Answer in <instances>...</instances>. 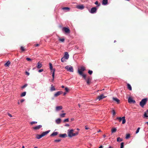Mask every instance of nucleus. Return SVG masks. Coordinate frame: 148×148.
Returning <instances> with one entry per match:
<instances>
[{
    "mask_svg": "<svg viewBox=\"0 0 148 148\" xmlns=\"http://www.w3.org/2000/svg\"><path fill=\"white\" fill-rule=\"evenodd\" d=\"M39 46V44H37L35 45L36 47H38Z\"/></svg>",
    "mask_w": 148,
    "mask_h": 148,
    "instance_id": "nucleus-51",
    "label": "nucleus"
},
{
    "mask_svg": "<svg viewBox=\"0 0 148 148\" xmlns=\"http://www.w3.org/2000/svg\"><path fill=\"white\" fill-rule=\"evenodd\" d=\"M26 59L28 61H31L32 60L31 58H27Z\"/></svg>",
    "mask_w": 148,
    "mask_h": 148,
    "instance_id": "nucleus-44",
    "label": "nucleus"
},
{
    "mask_svg": "<svg viewBox=\"0 0 148 148\" xmlns=\"http://www.w3.org/2000/svg\"><path fill=\"white\" fill-rule=\"evenodd\" d=\"M24 101H25L24 99H22L20 101L21 103H22L23 102H24Z\"/></svg>",
    "mask_w": 148,
    "mask_h": 148,
    "instance_id": "nucleus-48",
    "label": "nucleus"
},
{
    "mask_svg": "<svg viewBox=\"0 0 148 148\" xmlns=\"http://www.w3.org/2000/svg\"><path fill=\"white\" fill-rule=\"evenodd\" d=\"M97 9V8L96 7H93L91 9L90 12L91 13H94L96 12Z\"/></svg>",
    "mask_w": 148,
    "mask_h": 148,
    "instance_id": "nucleus-10",
    "label": "nucleus"
},
{
    "mask_svg": "<svg viewBox=\"0 0 148 148\" xmlns=\"http://www.w3.org/2000/svg\"><path fill=\"white\" fill-rule=\"evenodd\" d=\"M10 63V62L9 61H8L4 65L6 66H9Z\"/></svg>",
    "mask_w": 148,
    "mask_h": 148,
    "instance_id": "nucleus-27",
    "label": "nucleus"
},
{
    "mask_svg": "<svg viewBox=\"0 0 148 148\" xmlns=\"http://www.w3.org/2000/svg\"><path fill=\"white\" fill-rule=\"evenodd\" d=\"M88 73L89 74L91 75L92 73V71L91 70H89Z\"/></svg>",
    "mask_w": 148,
    "mask_h": 148,
    "instance_id": "nucleus-40",
    "label": "nucleus"
},
{
    "mask_svg": "<svg viewBox=\"0 0 148 148\" xmlns=\"http://www.w3.org/2000/svg\"><path fill=\"white\" fill-rule=\"evenodd\" d=\"M108 2V0H103L102 2V4L103 5H106Z\"/></svg>",
    "mask_w": 148,
    "mask_h": 148,
    "instance_id": "nucleus-21",
    "label": "nucleus"
},
{
    "mask_svg": "<svg viewBox=\"0 0 148 148\" xmlns=\"http://www.w3.org/2000/svg\"><path fill=\"white\" fill-rule=\"evenodd\" d=\"M65 69L68 71L71 72L73 71V67L70 65L67 66L65 67Z\"/></svg>",
    "mask_w": 148,
    "mask_h": 148,
    "instance_id": "nucleus-6",
    "label": "nucleus"
},
{
    "mask_svg": "<svg viewBox=\"0 0 148 148\" xmlns=\"http://www.w3.org/2000/svg\"><path fill=\"white\" fill-rule=\"evenodd\" d=\"M49 65L50 69L52 71H53V73H52V77H53V80L54 79V75H55V73H54V72H55V69H53L52 66V64L51 63H49Z\"/></svg>",
    "mask_w": 148,
    "mask_h": 148,
    "instance_id": "nucleus-7",
    "label": "nucleus"
},
{
    "mask_svg": "<svg viewBox=\"0 0 148 148\" xmlns=\"http://www.w3.org/2000/svg\"><path fill=\"white\" fill-rule=\"evenodd\" d=\"M85 80H86L87 84L89 85L91 80V78L89 76L87 77V79L86 78Z\"/></svg>",
    "mask_w": 148,
    "mask_h": 148,
    "instance_id": "nucleus-9",
    "label": "nucleus"
},
{
    "mask_svg": "<svg viewBox=\"0 0 148 148\" xmlns=\"http://www.w3.org/2000/svg\"><path fill=\"white\" fill-rule=\"evenodd\" d=\"M108 148H113L112 147H111V146H110Z\"/></svg>",
    "mask_w": 148,
    "mask_h": 148,
    "instance_id": "nucleus-58",
    "label": "nucleus"
},
{
    "mask_svg": "<svg viewBox=\"0 0 148 148\" xmlns=\"http://www.w3.org/2000/svg\"><path fill=\"white\" fill-rule=\"evenodd\" d=\"M106 135H104L103 136V138H105L106 137Z\"/></svg>",
    "mask_w": 148,
    "mask_h": 148,
    "instance_id": "nucleus-59",
    "label": "nucleus"
},
{
    "mask_svg": "<svg viewBox=\"0 0 148 148\" xmlns=\"http://www.w3.org/2000/svg\"><path fill=\"white\" fill-rule=\"evenodd\" d=\"M62 30L63 31H64L66 34H69L70 32V29L68 27H63L62 28Z\"/></svg>",
    "mask_w": 148,
    "mask_h": 148,
    "instance_id": "nucleus-8",
    "label": "nucleus"
},
{
    "mask_svg": "<svg viewBox=\"0 0 148 148\" xmlns=\"http://www.w3.org/2000/svg\"><path fill=\"white\" fill-rule=\"evenodd\" d=\"M85 70V68L84 66H82L80 69H79L78 70V73L79 75L82 76L85 79H86V75L83 73V71Z\"/></svg>",
    "mask_w": 148,
    "mask_h": 148,
    "instance_id": "nucleus-1",
    "label": "nucleus"
},
{
    "mask_svg": "<svg viewBox=\"0 0 148 148\" xmlns=\"http://www.w3.org/2000/svg\"><path fill=\"white\" fill-rule=\"evenodd\" d=\"M127 88H128V89L130 90H132V87H131V86L130 85V84H127Z\"/></svg>",
    "mask_w": 148,
    "mask_h": 148,
    "instance_id": "nucleus-25",
    "label": "nucleus"
},
{
    "mask_svg": "<svg viewBox=\"0 0 148 148\" xmlns=\"http://www.w3.org/2000/svg\"><path fill=\"white\" fill-rule=\"evenodd\" d=\"M144 116L145 117H148V116L147 115V114L146 112H145L144 114Z\"/></svg>",
    "mask_w": 148,
    "mask_h": 148,
    "instance_id": "nucleus-46",
    "label": "nucleus"
},
{
    "mask_svg": "<svg viewBox=\"0 0 148 148\" xmlns=\"http://www.w3.org/2000/svg\"><path fill=\"white\" fill-rule=\"evenodd\" d=\"M113 99L117 102L118 104H119L120 103V100L116 98L113 97Z\"/></svg>",
    "mask_w": 148,
    "mask_h": 148,
    "instance_id": "nucleus-20",
    "label": "nucleus"
},
{
    "mask_svg": "<svg viewBox=\"0 0 148 148\" xmlns=\"http://www.w3.org/2000/svg\"><path fill=\"white\" fill-rule=\"evenodd\" d=\"M34 148H38L37 147H34Z\"/></svg>",
    "mask_w": 148,
    "mask_h": 148,
    "instance_id": "nucleus-64",
    "label": "nucleus"
},
{
    "mask_svg": "<svg viewBox=\"0 0 148 148\" xmlns=\"http://www.w3.org/2000/svg\"><path fill=\"white\" fill-rule=\"evenodd\" d=\"M43 136V135H42V134L40 135H37L36 136V138L37 139H39Z\"/></svg>",
    "mask_w": 148,
    "mask_h": 148,
    "instance_id": "nucleus-23",
    "label": "nucleus"
},
{
    "mask_svg": "<svg viewBox=\"0 0 148 148\" xmlns=\"http://www.w3.org/2000/svg\"><path fill=\"white\" fill-rule=\"evenodd\" d=\"M66 94V92H64L63 93V95H65Z\"/></svg>",
    "mask_w": 148,
    "mask_h": 148,
    "instance_id": "nucleus-55",
    "label": "nucleus"
},
{
    "mask_svg": "<svg viewBox=\"0 0 148 148\" xmlns=\"http://www.w3.org/2000/svg\"><path fill=\"white\" fill-rule=\"evenodd\" d=\"M116 131V128H113L112 130V133L115 132Z\"/></svg>",
    "mask_w": 148,
    "mask_h": 148,
    "instance_id": "nucleus-31",
    "label": "nucleus"
},
{
    "mask_svg": "<svg viewBox=\"0 0 148 148\" xmlns=\"http://www.w3.org/2000/svg\"><path fill=\"white\" fill-rule=\"evenodd\" d=\"M58 132H56V135L58 134Z\"/></svg>",
    "mask_w": 148,
    "mask_h": 148,
    "instance_id": "nucleus-61",
    "label": "nucleus"
},
{
    "mask_svg": "<svg viewBox=\"0 0 148 148\" xmlns=\"http://www.w3.org/2000/svg\"><path fill=\"white\" fill-rule=\"evenodd\" d=\"M56 90V89L55 88L54 86H53V85H51V86L50 89V90L51 91H54Z\"/></svg>",
    "mask_w": 148,
    "mask_h": 148,
    "instance_id": "nucleus-22",
    "label": "nucleus"
},
{
    "mask_svg": "<svg viewBox=\"0 0 148 148\" xmlns=\"http://www.w3.org/2000/svg\"><path fill=\"white\" fill-rule=\"evenodd\" d=\"M21 49L22 51H25L24 47L22 46L21 47Z\"/></svg>",
    "mask_w": 148,
    "mask_h": 148,
    "instance_id": "nucleus-41",
    "label": "nucleus"
},
{
    "mask_svg": "<svg viewBox=\"0 0 148 148\" xmlns=\"http://www.w3.org/2000/svg\"><path fill=\"white\" fill-rule=\"evenodd\" d=\"M95 4L96 5H97V7H98V6H99L100 5V4L99 3V4H98V1H96L95 2Z\"/></svg>",
    "mask_w": 148,
    "mask_h": 148,
    "instance_id": "nucleus-34",
    "label": "nucleus"
},
{
    "mask_svg": "<svg viewBox=\"0 0 148 148\" xmlns=\"http://www.w3.org/2000/svg\"><path fill=\"white\" fill-rule=\"evenodd\" d=\"M42 127V125H39L36 126L33 128L34 130H36L39 129L41 127Z\"/></svg>",
    "mask_w": 148,
    "mask_h": 148,
    "instance_id": "nucleus-13",
    "label": "nucleus"
},
{
    "mask_svg": "<svg viewBox=\"0 0 148 148\" xmlns=\"http://www.w3.org/2000/svg\"><path fill=\"white\" fill-rule=\"evenodd\" d=\"M69 121V119L68 118L66 119L63 121L64 122H68Z\"/></svg>",
    "mask_w": 148,
    "mask_h": 148,
    "instance_id": "nucleus-38",
    "label": "nucleus"
},
{
    "mask_svg": "<svg viewBox=\"0 0 148 148\" xmlns=\"http://www.w3.org/2000/svg\"><path fill=\"white\" fill-rule=\"evenodd\" d=\"M140 129V127H138L137 129V130H136V134H137V133H138L139 132Z\"/></svg>",
    "mask_w": 148,
    "mask_h": 148,
    "instance_id": "nucleus-42",
    "label": "nucleus"
},
{
    "mask_svg": "<svg viewBox=\"0 0 148 148\" xmlns=\"http://www.w3.org/2000/svg\"><path fill=\"white\" fill-rule=\"evenodd\" d=\"M106 96H104L103 94H101L100 95L98 96L97 99H98L99 101L100 100H101L105 98Z\"/></svg>",
    "mask_w": 148,
    "mask_h": 148,
    "instance_id": "nucleus-12",
    "label": "nucleus"
},
{
    "mask_svg": "<svg viewBox=\"0 0 148 148\" xmlns=\"http://www.w3.org/2000/svg\"><path fill=\"white\" fill-rule=\"evenodd\" d=\"M62 9L63 10H67V11H69V10H70L69 8V7H64V8H62Z\"/></svg>",
    "mask_w": 148,
    "mask_h": 148,
    "instance_id": "nucleus-28",
    "label": "nucleus"
},
{
    "mask_svg": "<svg viewBox=\"0 0 148 148\" xmlns=\"http://www.w3.org/2000/svg\"><path fill=\"white\" fill-rule=\"evenodd\" d=\"M25 73H26V74H27V75H29V73L27 71Z\"/></svg>",
    "mask_w": 148,
    "mask_h": 148,
    "instance_id": "nucleus-49",
    "label": "nucleus"
},
{
    "mask_svg": "<svg viewBox=\"0 0 148 148\" xmlns=\"http://www.w3.org/2000/svg\"><path fill=\"white\" fill-rule=\"evenodd\" d=\"M147 99V98L143 99L140 102V105L142 108H143L144 105L146 104Z\"/></svg>",
    "mask_w": 148,
    "mask_h": 148,
    "instance_id": "nucleus-3",
    "label": "nucleus"
},
{
    "mask_svg": "<svg viewBox=\"0 0 148 148\" xmlns=\"http://www.w3.org/2000/svg\"><path fill=\"white\" fill-rule=\"evenodd\" d=\"M26 92H23L21 93V96L22 97L25 96L26 95Z\"/></svg>",
    "mask_w": 148,
    "mask_h": 148,
    "instance_id": "nucleus-30",
    "label": "nucleus"
},
{
    "mask_svg": "<svg viewBox=\"0 0 148 148\" xmlns=\"http://www.w3.org/2000/svg\"><path fill=\"white\" fill-rule=\"evenodd\" d=\"M62 109V106H56V111H58Z\"/></svg>",
    "mask_w": 148,
    "mask_h": 148,
    "instance_id": "nucleus-14",
    "label": "nucleus"
},
{
    "mask_svg": "<svg viewBox=\"0 0 148 148\" xmlns=\"http://www.w3.org/2000/svg\"><path fill=\"white\" fill-rule=\"evenodd\" d=\"M42 66V64L41 63H40V62L38 63L37 64V68L38 69L40 68Z\"/></svg>",
    "mask_w": 148,
    "mask_h": 148,
    "instance_id": "nucleus-18",
    "label": "nucleus"
},
{
    "mask_svg": "<svg viewBox=\"0 0 148 148\" xmlns=\"http://www.w3.org/2000/svg\"><path fill=\"white\" fill-rule=\"evenodd\" d=\"M56 136V132L54 131L53 133L50 136Z\"/></svg>",
    "mask_w": 148,
    "mask_h": 148,
    "instance_id": "nucleus-36",
    "label": "nucleus"
},
{
    "mask_svg": "<svg viewBox=\"0 0 148 148\" xmlns=\"http://www.w3.org/2000/svg\"><path fill=\"white\" fill-rule=\"evenodd\" d=\"M50 130H48L46 131L45 132H43L42 133V135H43V136H45V135H46L47 134L50 132Z\"/></svg>",
    "mask_w": 148,
    "mask_h": 148,
    "instance_id": "nucleus-17",
    "label": "nucleus"
},
{
    "mask_svg": "<svg viewBox=\"0 0 148 148\" xmlns=\"http://www.w3.org/2000/svg\"><path fill=\"white\" fill-rule=\"evenodd\" d=\"M37 123V122L36 121H33L31 122V124H36Z\"/></svg>",
    "mask_w": 148,
    "mask_h": 148,
    "instance_id": "nucleus-43",
    "label": "nucleus"
},
{
    "mask_svg": "<svg viewBox=\"0 0 148 148\" xmlns=\"http://www.w3.org/2000/svg\"><path fill=\"white\" fill-rule=\"evenodd\" d=\"M22 148H25V147L24 146H23L22 147Z\"/></svg>",
    "mask_w": 148,
    "mask_h": 148,
    "instance_id": "nucleus-63",
    "label": "nucleus"
},
{
    "mask_svg": "<svg viewBox=\"0 0 148 148\" xmlns=\"http://www.w3.org/2000/svg\"><path fill=\"white\" fill-rule=\"evenodd\" d=\"M58 40H59L62 42H64L65 40V39L64 37L63 38H61L60 37H58Z\"/></svg>",
    "mask_w": 148,
    "mask_h": 148,
    "instance_id": "nucleus-19",
    "label": "nucleus"
},
{
    "mask_svg": "<svg viewBox=\"0 0 148 148\" xmlns=\"http://www.w3.org/2000/svg\"><path fill=\"white\" fill-rule=\"evenodd\" d=\"M124 147V143L122 142L121 144V148H123Z\"/></svg>",
    "mask_w": 148,
    "mask_h": 148,
    "instance_id": "nucleus-37",
    "label": "nucleus"
},
{
    "mask_svg": "<svg viewBox=\"0 0 148 148\" xmlns=\"http://www.w3.org/2000/svg\"><path fill=\"white\" fill-rule=\"evenodd\" d=\"M128 102L129 103H133V104L136 103V101L135 100H133L131 97H129L128 99Z\"/></svg>",
    "mask_w": 148,
    "mask_h": 148,
    "instance_id": "nucleus-11",
    "label": "nucleus"
},
{
    "mask_svg": "<svg viewBox=\"0 0 148 148\" xmlns=\"http://www.w3.org/2000/svg\"><path fill=\"white\" fill-rule=\"evenodd\" d=\"M76 8L78 9L82 10L84 8V7L83 5H77Z\"/></svg>",
    "mask_w": 148,
    "mask_h": 148,
    "instance_id": "nucleus-16",
    "label": "nucleus"
},
{
    "mask_svg": "<svg viewBox=\"0 0 148 148\" xmlns=\"http://www.w3.org/2000/svg\"><path fill=\"white\" fill-rule=\"evenodd\" d=\"M130 136V135L129 134H126V136L125 137V138L126 139L129 138Z\"/></svg>",
    "mask_w": 148,
    "mask_h": 148,
    "instance_id": "nucleus-33",
    "label": "nucleus"
},
{
    "mask_svg": "<svg viewBox=\"0 0 148 148\" xmlns=\"http://www.w3.org/2000/svg\"><path fill=\"white\" fill-rule=\"evenodd\" d=\"M85 129L86 130H88L89 129V128L88 127H86Z\"/></svg>",
    "mask_w": 148,
    "mask_h": 148,
    "instance_id": "nucleus-53",
    "label": "nucleus"
},
{
    "mask_svg": "<svg viewBox=\"0 0 148 148\" xmlns=\"http://www.w3.org/2000/svg\"><path fill=\"white\" fill-rule=\"evenodd\" d=\"M65 90L66 92H68L69 91V89L67 87H66L65 88Z\"/></svg>",
    "mask_w": 148,
    "mask_h": 148,
    "instance_id": "nucleus-45",
    "label": "nucleus"
},
{
    "mask_svg": "<svg viewBox=\"0 0 148 148\" xmlns=\"http://www.w3.org/2000/svg\"><path fill=\"white\" fill-rule=\"evenodd\" d=\"M99 148H103L102 146H101Z\"/></svg>",
    "mask_w": 148,
    "mask_h": 148,
    "instance_id": "nucleus-57",
    "label": "nucleus"
},
{
    "mask_svg": "<svg viewBox=\"0 0 148 148\" xmlns=\"http://www.w3.org/2000/svg\"><path fill=\"white\" fill-rule=\"evenodd\" d=\"M61 141V140H56V142H59Z\"/></svg>",
    "mask_w": 148,
    "mask_h": 148,
    "instance_id": "nucleus-50",
    "label": "nucleus"
},
{
    "mask_svg": "<svg viewBox=\"0 0 148 148\" xmlns=\"http://www.w3.org/2000/svg\"><path fill=\"white\" fill-rule=\"evenodd\" d=\"M66 113L61 114H60V116L61 117H65Z\"/></svg>",
    "mask_w": 148,
    "mask_h": 148,
    "instance_id": "nucleus-32",
    "label": "nucleus"
},
{
    "mask_svg": "<svg viewBox=\"0 0 148 148\" xmlns=\"http://www.w3.org/2000/svg\"><path fill=\"white\" fill-rule=\"evenodd\" d=\"M69 57V55L67 52H65L64 57L61 59V61L62 62L66 61V60H67Z\"/></svg>",
    "mask_w": 148,
    "mask_h": 148,
    "instance_id": "nucleus-2",
    "label": "nucleus"
},
{
    "mask_svg": "<svg viewBox=\"0 0 148 148\" xmlns=\"http://www.w3.org/2000/svg\"><path fill=\"white\" fill-rule=\"evenodd\" d=\"M116 119L119 121V122H121L122 120V123L123 124H125L126 122V120L125 119V117L123 116L122 117H117Z\"/></svg>",
    "mask_w": 148,
    "mask_h": 148,
    "instance_id": "nucleus-4",
    "label": "nucleus"
},
{
    "mask_svg": "<svg viewBox=\"0 0 148 148\" xmlns=\"http://www.w3.org/2000/svg\"><path fill=\"white\" fill-rule=\"evenodd\" d=\"M62 93H63V92L61 91L57 92H56V96H59L60 95L62 94Z\"/></svg>",
    "mask_w": 148,
    "mask_h": 148,
    "instance_id": "nucleus-24",
    "label": "nucleus"
},
{
    "mask_svg": "<svg viewBox=\"0 0 148 148\" xmlns=\"http://www.w3.org/2000/svg\"><path fill=\"white\" fill-rule=\"evenodd\" d=\"M43 71V69H40L38 70V72L39 73L41 72L42 71Z\"/></svg>",
    "mask_w": 148,
    "mask_h": 148,
    "instance_id": "nucleus-47",
    "label": "nucleus"
},
{
    "mask_svg": "<svg viewBox=\"0 0 148 148\" xmlns=\"http://www.w3.org/2000/svg\"><path fill=\"white\" fill-rule=\"evenodd\" d=\"M73 130H68V136L69 137H71L72 136H74L76 135L75 133H73Z\"/></svg>",
    "mask_w": 148,
    "mask_h": 148,
    "instance_id": "nucleus-5",
    "label": "nucleus"
},
{
    "mask_svg": "<svg viewBox=\"0 0 148 148\" xmlns=\"http://www.w3.org/2000/svg\"><path fill=\"white\" fill-rule=\"evenodd\" d=\"M20 102L19 101H18V104H20Z\"/></svg>",
    "mask_w": 148,
    "mask_h": 148,
    "instance_id": "nucleus-56",
    "label": "nucleus"
},
{
    "mask_svg": "<svg viewBox=\"0 0 148 148\" xmlns=\"http://www.w3.org/2000/svg\"><path fill=\"white\" fill-rule=\"evenodd\" d=\"M122 140V139L120 137H118L117 138V142H121Z\"/></svg>",
    "mask_w": 148,
    "mask_h": 148,
    "instance_id": "nucleus-29",
    "label": "nucleus"
},
{
    "mask_svg": "<svg viewBox=\"0 0 148 148\" xmlns=\"http://www.w3.org/2000/svg\"><path fill=\"white\" fill-rule=\"evenodd\" d=\"M61 122V119L59 118L56 120V123L58 124H60Z\"/></svg>",
    "mask_w": 148,
    "mask_h": 148,
    "instance_id": "nucleus-26",
    "label": "nucleus"
},
{
    "mask_svg": "<svg viewBox=\"0 0 148 148\" xmlns=\"http://www.w3.org/2000/svg\"><path fill=\"white\" fill-rule=\"evenodd\" d=\"M112 113L113 115V116H114L116 114V112L115 111V110H113L112 112Z\"/></svg>",
    "mask_w": 148,
    "mask_h": 148,
    "instance_id": "nucleus-35",
    "label": "nucleus"
},
{
    "mask_svg": "<svg viewBox=\"0 0 148 148\" xmlns=\"http://www.w3.org/2000/svg\"><path fill=\"white\" fill-rule=\"evenodd\" d=\"M65 126H67V127H69V125L68 124H66L65 125Z\"/></svg>",
    "mask_w": 148,
    "mask_h": 148,
    "instance_id": "nucleus-52",
    "label": "nucleus"
},
{
    "mask_svg": "<svg viewBox=\"0 0 148 148\" xmlns=\"http://www.w3.org/2000/svg\"><path fill=\"white\" fill-rule=\"evenodd\" d=\"M78 106H79V108H80L81 106H80V104H78Z\"/></svg>",
    "mask_w": 148,
    "mask_h": 148,
    "instance_id": "nucleus-60",
    "label": "nucleus"
},
{
    "mask_svg": "<svg viewBox=\"0 0 148 148\" xmlns=\"http://www.w3.org/2000/svg\"><path fill=\"white\" fill-rule=\"evenodd\" d=\"M59 137L61 138H64L67 136V134H60L59 135Z\"/></svg>",
    "mask_w": 148,
    "mask_h": 148,
    "instance_id": "nucleus-15",
    "label": "nucleus"
},
{
    "mask_svg": "<svg viewBox=\"0 0 148 148\" xmlns=\"http://www.w3.org/2000/svg\"><path fill=\"white\" fill-rule=\"evenodd\" d=\"M27 84H25V85H24L23 86L21 87V88L23 89L26 87L27 86Z\"/></svg>",
    "mask_w": 148,
    "mask_h": 148,
    "instance_id": "nucleus-39",
    "label": "nucleus"
},
{
    "mask_svg": "<svg viewBox=\"0 0 148 148\" xmlns=\"http://www.w3.org/2000/svg\"><path fill=\"white\" fill-rule=\"evenodd\" d=\"M54 99V98H53V97H52V98H51V99H52V100H53V99Z\"/></svg>",
    "mask_w": 148,
    "mask_h": 148,
    "instance_id": "nucleus-62",
    "label": "nucleus"
},
{
    "mask_svg": "<svg viewBox=\"0 0 148 148\" xmlns=\"http://www.w3.org/2000/svg\"><path fill=\"white\" fill-rule=\"evenodd\" d=\"M8 115L10 117H12V115L10 114H8Z\"/></svg>",
    "mask_w": 148,
    "mask_h": 148,
    "instance_id": "nucleus-54",
    "label": "nucleus"
}]
</instances>
